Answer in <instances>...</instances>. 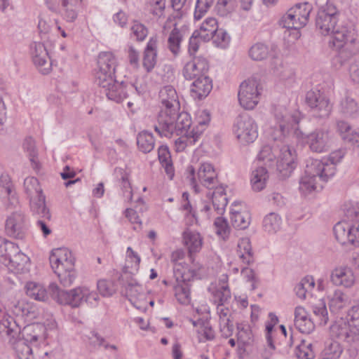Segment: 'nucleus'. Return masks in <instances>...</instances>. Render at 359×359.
Wrapping results in <instances>:
<instances>
[{"mask_svg":"<svg viewBox=\"0 0 359 359\" xmlns=\"http://www.w3.org/2000/svg\"><path fill=\"white\" fill-rule=\"evenodd\" d=\"M330 44L337 52L334 60L339 66L348 62L359 55V34L356 26L351 22H346V26L337 31L336 36Z\"/></svg>","mask_w":359,"mask_h":359,"instance_id":"f257e3e1","label":"nucleus"},{"mask_svg":"<svg viewBox=\"0 0 359 359\" xmlns=\"http://www.w3.org/2000/svg\"><path fill=\"white\" fill-rule=\"evenodd\" d=\"M323 166L319 159L307 161L304 175L299 181V189L302 194L307 195L321 189L323 184L320 182H326L334 176L333 166Z\"/></svg>","mask_w":359,"mask_h":359,"instance_id":"f03ea898","label":"nucleus"},{"mask_svg":"<svg viewBox=\"0 0 359 359\" xmlns=\"http://www.w3.org/2000/svg\"><path fill=\"white\" fill-rule=\"evenodd\" d=\"M276 123L267 130L268 137L273 141H282L291 131L299 137L304 134L299 128L301 114L298 111L290 113L285 108L277 107L274 111Z\"/></svg>","mask_w":359,"mask_h":359,"instance_id":"7ed1b4c3","label":"nucleus"},{"mask_svg":"<svg viewBox=\"0 0 359 359\" xmlns=\"http://www.w3.org/2000/svg\"><path fill=\"white\" fill-rule=\"evenodd\" d=\"M191 119L187 112H179L158 115L157 123L154 125V130L161 137H171L173 135L191 134L194 127L190 130Z\"/></svg>","mask_w":359,"mask_h":359,"instance_id":"20e7f679","label":"nucleus"},{"mask_svg":"<svg viewBox=\"0 0 359 359\" xmlns=\"http://www.w3.org/2000/svg\"><path fill=\"white\" fill-rule=\"evenodd\" d=\"M21 327L11 316H5L0 321V335L15 349L18 359H33L32 348L21 341Z\"/></svg>","mask_w":359,"mask_h":359,"instance_id":"39448f33","label":"nucleus"},{"mask_svg":"<svg viewBox=\"0 0 359 359\" xmlns=\"http://www.w3.org/2000/svg\"><path fill=\"white\" fill-rule=\"evenodd\" d=\"M50 287L53 291V297L59 304L69 305L73 308L80 306L83 302L93 304L99 299L96 292L86 286L78 287L69 291L60 290L54 284L50 285Z\"/></svg>","mask_w":359,"mask_h":359,"instance_id":"423d86ee","label":"nucleus"},{"mask_svg":"<svg viewBox=\"0 0 359 359\" xmlns=\"http://www.w3.org/2000/svg\"><path fill=\"white\" fill-rule=\"evenodd\" d=\"M350 319L336 322L331 326L332 334L348 344L359 342V306H353L348 311Z\"/></svg>","mask_w":359,"mask_h":359,"instance_id":"0eeeda50","label":"nucleus"},{"mask_svg":"<svg viewBox=\"0 0 359 359\" xmlns=\"http://www.w3.org/2000/svg\"><path fill=\"white\" fill-rule=\"evenodd\" d=\"M24 189L29 200L30 210L33 215H40L48 219L51 218L38 180L34 177H27L24 181Z\"/></svg>","mask_w":359,"mask_h":359,"instance_id":"6e6552de","label":"nucleus"},{"mask_svg":"<svg viewBox=\"0 0 359 359\" xmlns=\"http://www.w3.org/2000/svg\"><path fill=\"white\" fill-rule=\"evenodd\" d=\"M0 257L8 260V267L16 273H24L29 270V257L18 251L12 242L0 237Z\"/></svg>","mask_w":359,"mask_h":359,"instance_id":"1a4fd4ad","label":"nucleus"},{"mask_svg":"<svg viewBox=\"0 0 359 359\" xmlns=\"http://www.w3.org/2000/svg\"><path fill=\"white\" fill-rule=\"evenodd\" d=\"M180 264L174 269V276L177 285L174 286L175 295L179 303L187 305L191 302L189 282L194 278H201V273L196 269H187Z\"/></svg>","mask_w":359,"mask_h":359,"instance_id":"9d476101","label":"nucleus"},{"mask_svg":"<svg viewBox=\"0 0 359 359\" xmlns=\"http://www.w3.org/2000/svg\"><path fill=\"white\" fill-rule=\"evenodd\" d=\"M261 90L260 81L257 77L252 76L243 81L238 93L241 106L245 109H253L259 103Z\"/></svg>","mask_w":359,"mask_h":359,"instance_id":"9b49d317","label":"nucleus"},{"mask_svg":"<svg viewBox=\"0 0 359 359\" xmlns=\"http://www.w3.org/2000/svg\"><path fill=\"white\" fill-rule=\"evenodd\" d=\"M312 6L308 3L297 4L290 8L280 20V25L287 29H298L309 22Z\"/></svg>","mask_w":359,"mask_h":359,"instance_id":"f8f14e48","label":"nucleus"},{"mask_svg":"<svg viewBox=\"0 0 359 359\" xmlns=\"http://www.w3.org/2000/svg\"><path fill=\"white\" fill-rule=\"evenodd\" d=\"M187 172H188L187 177L189 178L191 184L196 192L198 191L197 180L200 184L209 189L215 188L218 184L217 174L213 165L210 163H203L201 164L198 169L196 177L195 169L192 165L187 167Z\"/></svg>","mask_w":359,"mask_h":359,"instance_id":"ddd939ff","label":"nucleus"},{"mask_svg":"<svg viewBox=\"0 0 359 359\" xmlns=\"http://www.w3.org/2000/svg\"><path fill=\"white\" fill-rule=\"evenodd\" d=\"M116 59L110 52L100 53L97 59L95 83L100 87H107L113 83Z\"/></svg>","mask_w":359,"mask_h":359,"instance_id":"4468645a","label":"nucleus"},{"mask_svg":"<svg viewBox=\"0 0 359 359\" xmlns=\"http://www.w3.org/2000/svg\"><path fill=\"white\" fill-rule=\"evenodd\" d=\"M339 11L335 6H330L327 10L318 11L316 19V27L323 35H332V39L336 36L337 31L346 26V22L338 25Z\"/></svg>","mask_w":359,"mask_h":359,"instance_id":"2eb2a0df","label":"nucleus"},{"mask_svg":"<svg viewBox=\"0 0 359 359\" xmlns=\"http://www.w3.org/2000/svg\"><path fill=\"white\" fill-rule=\"evenodd\" d=\"M233 131L238 142L243 145L252 143L258 136L257 125L247 114L237 117Z\"/></svg>","mask_w":359,"mask_h":359,"instance_id":"dca6fc26","label":"nucleus"},{"mask_svg":"<svg viewBox=\"0 0 359 359\" xmlns=\"http://www.w3.org/2000/svg\"><path fill=\"white\" fill-rule=\"evenodd\" d=\"M336 239L341 244L359 247V221L339 222L333 229Z\"/></svg>","mask_w":359,"mask_h":359,"instance_id":"f3484780","label":"nucleus"},{"mask_svg":"<svg viewBox=\"0 0 359 359\" xmlns=\"http://www.w3.org/2000/svg\"><path fill=\"white\" fill-rule=\"evenodd\" d=\"M27 229L25 215L21 210L13 212L6 221V232L11 237L23 239L25 237Z\"/></svg>","mask_w":359,"mask_h":359,"instance_id":"a211bd4d","label":"nucleus"},{"mask_svg":"<svg viewBox=\"0 0 359 359\" xmlns=\"http://www.w3.org/2000/svg\"><path fill=\"white\" fill-rule=\"evenodd\" d=\"M159 99L161 104L158 115L162 113L170 114L180 111V104L176 90L172 86H165L159 91Z\"/></svg>","mask_w":359,"mask_h":359,"instance_id":"6ab92c4d","label":"nucleus"},{"mask_svg":"<svg viewBox=\"0 0 359 359\" xmlns=\"http://www.w3.org/2000/svg\"><path fill=\"white\" fill-rule=\"evenodd\" d=\"M330 135L327 128H317L306 136V143L313 152L326 151L330 147Z\"/></svg>","mask_w":359,"mask_h":359,"instance_id":"aec40b11","label":"nucleus"},{"mask_svg":"<svg viewBox=\"0 0 359 359\" xmlns=\"http://www.w3.org/2000/svg\"><path fill=\"white\" fill-rule=\"evenodd\" d=\"M295 151L288 145H283L280 149L277 161V170L283 179L288 177L295 168Z\"/></svg>","mask_w":359,"mask_h":359,"instance_id":"412c9836","label":"nucleus"},{"mask_svg":"<svg viewBox=\"0 0 359 359\" xmlns=\"http://www.w3.org/2000/svg\"><path fill=\"white\" fill-rule=\"evenodd\" d=\"M32 61L40 72L48 74L51 70V62L43 43L33 42L31 44Z\"/></svg>","mask_w":359,"mask_h":359,"instance_id":"4be33fe9","label":"nucleus"},{"mask_svg":"<svg viewBox=\"0 0 359 359\" xmlns=\"http://www.w3.org/2000/svg\"><path fill=\"white\" fill-rule=\"evenodd\" d=\"M209 63L203 57H194L193 60L187 62L183 69V75L187 80L198 79V77L208 76Z\"/></svg>","mask_w":359,"mask_h":359,"instance_id":"5701e85b","label":"nucleus"},{"mask_svg":"<svg viewBox=\"0 0 359 359\" xmlns=\"http://www.w3.org/2000/svg\"><path fill=\"white\" fill-rule=\"evenodd\" d=\"M49 259L53 270L58 269L60 266L63 269H73L74 266L75 259L72 252L65 248L53 250Z\"/></svg>","mask_w":359,"mask_h":359,"instance_id":"b1692460","label":"nucleus"},{"mask_svg":"<svg viewBox=\"0 0 359 359\" xmlns=\"http://www.w3.org/2000/svg\"><path fill=\"white\" fill-rule=\"evenodd\" d=\"M330 280L337 286L351 287L355 283L353 270L347 266L335 268L331 273Z\"/></svg>","mask_w":359,"mask_h":359,"instance_id":"393cba45","label":"nucleus"},{"mask_svg":"<svg viewBox=\"0 0 359 359\" xmlns=\"http://www.w3.org/2000/svg\"><path fill=\"white\" fill-rule=\"evenodd\" d=\"M104 89L107 97L116 102H122L127 97V88L133 89L135 88L138 93L140 91L137 88L133 85L128 86L123 84V83L116 82L115 79H113V83L107 87H102Z\"/></svg>","mask_w":359,"mask_h":359,"instance_id":"a878e982","label":"nucleus"},{"mask_svg":"<svg viewBox=\"0 0 359 359\" xmlns=\"http://www.w3.org/2000/svg\"><path fill=\"white\" fill-rule=\"evenodd\" d=\"M190 87V93L194 99L201 100L208 95L212 88V80L209 76L194 79Z\"/></svg>","mask_w":359,"mask_h":359,"instance_id":"bb28decb","label":"nucleus"},{"mask_svg":"<svg viewBox=\"0 0 359 359\" xmlns=\"http://www.w3.org/2000/svg\"><path fill=\"white\" fill-rule=\"evenodd\" d=\"M230 210V221L231 225L239 229H246L250 222V215L247 210H241L240 204L234 203Z\"/></svg>","mask_w":359,"mask_h":359,"instance_id":"cd10ccee","label":"nucleus"},{"mask_svg":"<svg viewBox=\"0 0 359 359\" xmlns=\"http://www.w3.org/2000/svg\"><path fill=\"white\" fill-rule=\"evenodd\" d=\"M294 325L302 333L309 334L313 331L315 325L302 306H297L294 311Z\"/></svg>","mask_w":359,"mask_h":359,"instance_id":"c85d7f7f","label":"nucleus"},{"mask_svg":"<svg viewBox=\"0 0 359 359\" xmlns=\"http://www.w3.org/2000/svg\"><path fill=\"white\" fill-rule=\"evenodd\" d=\"M157 46V38L151 37L147 44L143 57V67L147 72H151L156 65Z\"/></svg>","mask_w":359,"mask_h":359,"instance_id":"c756f323","label":"nucleus"},{"mask_svg":"<svg viewBox=\"0 0 359 359\" xmlns=\"http://www.w3.org/2000/svg\"><path fill=\"white\" fill-rule=\"evenodd\" d=\"M183 243L188 250L190 259H192V254L201 250L203 238L199 233L187 230L183 233Z\"/></svg>","mask_w":359,"mask_h":359,"instance_id":"7c9ffc66","label":"nucleus"},{"mask_svg":"<svg viewBox=\"0 0 359 359\" xmlns=\"http://www.w3.org/2000/svg\"><path fill=\"white\" fill-rule=\"evenodd\" d=\"M214 189L212 192L209 191L207 194V196L212 199V205L217 214L222 215L228 203L225 189L222 186L217 185Z\"/></svg>","mask_w":359,"mask_h":359,"instance_id":"2f4dec72","label":"nucleus"},{"mask_svg":"<svg viewBox=\"0 0 359 359\" xmlns=\"http://www.w3.org/2000/svg\"><path fill=\"white\" fill-rule=\"evenodd\" d=\"M82 0H60V12L67 22H74L79 13V8Z\"/></svg>","mask_w":359,"mask_h":359,"instance_id":"473e14b6","label":"nucleus"},{"mask_svg":"<svg viewBox=\"0 0 359 359\" xmlns=\"http://www.w3.org/2000/svg\"><path fill=\"white\" fill-rule=\"evenodd\" d=\"M219 29L217 20L215 18H206L201 25L198 29L195 30L201 40L204 42L209 41L214 36V34Z\"/></svg>","mask_w":359,"mask_h":359,"instance_id":"72a5a7b5","label":"nucleus"},{"mask_svg":"<svg viewBox=\"0 0 359 359\" xmlns=\"http://www.w3.org/2000/svg\"><path fill=\"white\" fill-rule=\"evenodd\" d=\"M269 177L268 171L264 167L260 166L254 170L250 177L252 189L255 192L262 191L266 186Z\"/></svg>","mask_w":359,"mask_h":359,"instance_id":"f704fd0d","label":"nucleus"},{"mask_svg":"<svg viewBox=\"0 0 359 359\" xmlns=\"http://www.w3.org/2000/svg\"><path fill=\"white\" fill-rule=\"evenodd\" d=\"M115 173L118 177L119 187L125 201L130 202L133 198V189L129 180V174L123 168L115 169Z\"/></svg>","mask_w":359,"mask_h":359,"instance_id":"c9c22d12","label":"nucleus"},{"mask_svg":"<svg viewBox=\"0 0 359 359\" xmlns=\"http://www.w3.org/2000/svg\"><path fill=\"white\" fill-rule=\"evenodd\" d=\"M43 330V326L39 324L27 325L21 330V341H25L28 344H36L38 340L41 338Z\"/></svg>","mask_w":359,"mask_h":359,"instance_id":"e433bc0d","label":"nucleus"},{"mask_svg":"<svg viewBox=\"0 0 359 359\" xmlns=\"http://www.w3.org/2000/svg\"><path fill=\"white\" fill-rule=\"evenodd\" d=\"M26 294L32 299L46 302L48 299L46 288L40 283L29 281L25 286Z\"/></svg>","mask_w":359,"mask_h":359,"instance_id":"4c0bfd02","label":"nucleus"},{"mask_svg":"<svg viewBox=\"0 0 359 359\" xmlns=\"http://www.w3.org/2000/svg\"><path fill=\"white\" fill-rule=\"evenodd\" d=\"M350 299L348 296L340 290H336L330 297L329 306L332 312L337 313L344 307L348 306Z\"/></svg>","mask_w":359,"mask_h":359,"instance_id":"58836bf2","label":"nucleus"},{"mask_svg":"<svg viewBox=\"0 0 359 359\" xmlns=\"http://www.w3.org/2000/svg\"><path fill=\"white\" fill-rule=\"evenodd\" d=\"M0 196H8L9 204L11 206L15 207L18 203V200L13 189V185L8 176H1L0 178Z\"/></svg>","mask_w":359,"mask_h":359,"instance_id":"ea45409f","label":"nucleus"},{"mask_svg":"<svg viewBox=\"0 0 359 359\" xmlns=\"http://www.w3.org/2000/svg\"><path fill=\"white\" fill-rule=\"evenodd\" d=\"M182 39L183 35L180 30L175 27L169 34L167 43L168 48L175 57L180 53Z\"/></svg>","mask_w":359,"mask_h":359,"instance_id":"a19ab883","label":"nucleus"},{"mask_svg":"<svg viewBox=\"0 0 359 359\" xmlns=\"http://www.w3.org/2000/svg\"><path fill=\"white\" fill-rule=\"evenodd\" d=\"M137 144L138 149L143 153L151 151L155 145V140L152 133L142 131L137 135Z\"/></svg>","mask_w":359,"mask_h":359,"instance_id":"79ce46f5","label":"nucleus"},{"mask_svg":"<svg viewBox=\"0 0 359 359\" xmlns=\"http://www.w3.org/2000/svg\"><path fill=\"white\" fill-rule=\"evenodd\" d=\"M201 130H198L194 133L178 135L180 137L175 141L177 151H183L187 146L195 144L201 136Z\"/></svg>","mask_w":359,"mask_h":359,"instance_id":"37998d69","label":"nucleus"},{"mask_svg":"<svg viewBox=\"0 0 359 359\" xmlns=\"http://www.w3.org/2000/svg\"><path fill=\"white\" fill-rule=\"evenodd\" d=\"M238 254L243 262L250 264L254 262L253 253L249 238H245L238 243Z\"/></svg>","mask_w":359,"mask_h":359,"instance_id":"c03bdc74","label":"nucleus"},{"mask_svg":"<svg viewBox=\"0 0 359 359\" xmlns=\"http://www.w3.org/2000/svg\"><path fill=\"white\" fill-rule=\"evenodd\" d=\"M269 53L267 45L258 42L250 48L248 55L254 61H262L269 57Z\"/></svg>","mask_w":359,"mask_h":359,"instance_id":"a18cd8bd","label":"nucleus"},{"mask_svg":"<svg viewBox=\"0 0 359 359\" xmlns=\"http://www.w3.org/2000/svg\"><path fill=\"white\" fill-rule=\"evenodd\" d=\"M126 293L130 302L135 299L143 300L144 297H145L142 285L135 280H131L128 283Z\"/></svg>","mask_w":359,"mask_h":359,"instance_id":"49530a36","label":"nucleus"},{"mask_svg":"<svg viewBox=\"0 0 359 359\" xmlns=\"http://www.w3.org/2000/svg\"><path fill=\"white\" fill-rule=\"evenodd\" d=\"M343 349L340 344L336 341L327 343L320 354V359H339Z\"/></svg>","mask_w":359,"mask_h":359,"instance_id":"de8ad7c7","label":"nucleus"},{"mask_svg":"<svg viewBox=\"0 0 359 359\" xmlns=\"http://www.w3.org/2000/svg\"><path fill=\"white\" fill-rule=\"evenodd\" d=\"M314 286L315 282L313 277L306 276L296 285L294 291L299 298L304 299L306 294L310 292Z\"/></svg>","mask_w":359,"mask_h":359,"instance_id":"09e8293b","label":"nucleus"},{"mask_svg":"<svg viewBox=\"0 0 359 359\" xmlns=\"http://www.w3.org/2000/svg\"><path fill=\"white\" fill-rule=\"evenodd\" d=\"M53 271L57 274L60 283L64 287H69L74 283L76 277L74 267L73 269H63L60 266L58 269Z\"/></svg>","mask_w":359,"mask_h":359,"instance_id":"8fccbe9b","label":"nucleus"},{"mask_svg":"<svg viewBox=\"0 0 359 359\" xmlns=\"http://www.w3.org/2000/svg\"><path fill=\"white\" fill-rule=\"evenodd\" d=\"M281 218L275 212L267 215L263 220V227L269 233H276L280 229Z\"/></svg>","mask_w":359,"mask_h":359,"instance_id":"3c124183","label":"nucleus"},{"mask_svg":"<svg viewBox=\"0 0 359 359\" xmlns=\"http://www.w3.org/2000/svg\"><path fill=\"white\" fill-rule=\"evenodd\" d=\"M339 110L346 116H353L359 110L358 103L350 97H345L340 102Z\"/></svg>","mask_w":359,"mask_h":359,"instance_id":"603ef678","label":"nucleus"},{"mask_svg":"<svg viewBox=\"0 0 359 359\" xmlns=\"http://www.w3.org/2000/svg\"><path fill=\"white\" fill-rule=\"evenodd\" d=\"M24 149L28 153L32 168L37 170L39 169V163L37 160V151L35 142L32 137H27L23 143Z\"/></svg>","mask_w":359,"mask_h":359,"instance_id":"864d4df0","label":"nucleus"},{"mask_svg":"<svg viewBox=\"0 0 359 359\" xmlns=\"http://www.w3.org/2000/svg\"><path fill=\"white\" fill-rule=\"evenodd\" d=\"M313 116L317 118H327L332 111V105L327 98L320 100L318 105L311 108Z\"/></svg>","mask_w":359,"mask_h":359,"instance_id":"5fc2aeb1","label":"nucleus"},{"mask_svg":"<svg viewBox=\"0 0 359 359\" xmlns=\"http://www.w3.org/2000/svg\"><path fill=\"white\" fill-rule=\"evenodd\" d=\"M313 116L317 118H327L332 111V105L327 98L320 100L318 105L311 108Z\"/></svg>","mask_w":359,"mask_h":359,"instance_id":"6e6d98bb","label":"nucleus"},{"mask_svg":"<svg viewBox=\"0 0 359 359\" xmlns=\"http://www.w3.org/2000/svg\"><path fill=\"white\" fill-rule=\"evenodd\" d=\"M214 228L215 233L223 240L226 239L231 231V228L227 220L222 217H217L214 222Z\"/></svg>","mask_w":359,"mask_h":359,"instance_id":"4d7b16f0","label":"nucleus"},{"mask_svg":"<svg viewBox=\"0 0 359 359\" xmlns=\"http://www.w3.org/2000/svg\"><path fill=\"white\" fill-rule=\"evenodd\" d=\"M211 39L217 47L226 48L230 43L231 36L224 29L219 28Z\"/></svg>","mask_w":359,"mask_h":359,"instance_id":"13d9d810","label":"nucleus"},{"mask_svg":"<svg viewBox=\"0 0 359 359\" xmlns=\"http://www.w3.org/2000/svg\"><path fill=\"white\" fill-rule=\"evenodd\" d=\"M344 212V219L341 222L359 221V203L346 204Z\"/></svg>","mask_w":359,"mask_h":359,"instance_id":"bf43d9fd","label":"nucleus"},{"mask_svg":"<svg viewBox=\"0 0 359 359\" xmlns=\"http://www.w3.org/2000/svg\"><path fill=\"white\" fill-rule=\"evenodd\" d=\"M215 0H197L194 13L195 20H201L213 5Z\"/></svg>","mask_w":359,"mask_h":359,"instance_id":"052dcab7","label":"nucleus"},{"mask_svg":"<svg viewBox=\"0 0 359 359\" xmlns=\"http://www.w3.org/2000/svg\"><path fill=\"white\" fill-rule=\"evenodd\" d=\"M345 155V151L343 149H338L334 151H332L328 158H323L320 160V161L323 164V167H327L330 165L333 166L334 168V175L336 172V165L341 161L343 157Z\"/></svg>","mask_w":359,"mask_h":359,"instance_id":"680f3d73","label":"nucleus"},{"mask_svg":"<svg viewBox=\"0 0 359 359\" xmlns=\"http://www.w3.org/2000/svg\"><path fill=\"white\" fill-rule=\"evenodd\" d=\"M184 256V252L182 250H178L172 253L171 255V261L174 263L173 269L176 266L177 264H180L184 266V269H196L198 272L202 269V266L199 264L192 263V266L189 267L187 264H185L182 260L183 259Z\"/></svg>","mask_w":359,"mask_h":359,"instance_id":"e2e57ef3","label":"nucleus"},{"mask_svg":"<svg viewBox=\"0 0 359 359\" xmlns=\"http://www.w3.org/2000/svg\"><path fill=\"white\" fill-rule=\"evenodd\" d=\"M313 312L319 318L320 323L325 325L328 320V313L324 301L320 300L313 306Z\"/></svg>","mask_w":359,"mask_h":359,"instance_id":"0e129e2a","label":"nucleus"},{"mask_svg":"<svg viewBox=\"0 0 359 359\" xmlns=\"http://www.w3.org/2000/svg\"><path fill=\"white\" fill-rule=\"evenodd\" d=\"M237 4H233L226 0H218L216 11L218 15L224 17L231 13L236 8Z\"/></svg>","mask_w":359,"mask_h":359,"instance_id":"69168bd1","label":"nucleus"},{"mask_svg":"<svg viewBox=\"0 0 359 359\" xmlns=\"http://www.w3.org/2000/svg\"><path fill=\"white\" fill-rule=\"evenodd\" d=\"M231 298V292L227 285H222L214 293V301L217 306H223Z\"/></svg>","mask_w":359,"mask_h":359,"instance_id":"338daca9","label":"nucleus"},{"mask_svg":"<svg viewBox=\"0 0 359 359\" xmlns=\"http://www.w3.org/2000/svg\"><path fill=\"white\" fill-rule=\"evenodd\" d=\"M140 261V257L130 247H128L127 248L126 267L137 271Z\"/></svg>","mask_w":359,"mask_h":359,"instance_id":"774afa93","label":"nucleus"}]
</instances>
